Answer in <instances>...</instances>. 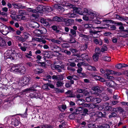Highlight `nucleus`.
<instances>
[{
	"label": "nucleus",
	"instance_id": "53",
	"mask_svg": "<svg viewBox=\"0 0 128 128\" xmlns=\"http://www.w3.org/2000/svg\"><path fill=\"white\" fill-rule=\"evenodd\" d=\"M54 68L58 70V71L59 72H61L62 70H61V67L58 65H56L54 66Z\"/></svg>",
	"mask_w": 128,
	"mask_h": 128
},
{
	"label": "nucleus",
	"instance_id": "20",
	"mask_svg": "<svg viewBox=\"0 0 128 128\" xmlns=\"http://www.w3.org/2000/svg\"><path fill=\"white\" fill-rule=\"evenodd\" d=\"M64 20H65L64 18L62 17H59L56 16L53 18V21H55L57 22H63Z\"/></svg>",
	"mask_w": 128,
	"mask_h": 128
},
{
	"label": "nucleus",
	"instance_id": "3",
	"mask_svg": "<svg viewBox=\"0 0 128 128\" xmlns=\"http://www.w3.org/2000/svg\"><path fill=\"white\" fill-rule=\"evenodd\" d=\"M18 54L17 53L14 52L10 54L9 53L6 52L4 54L5 58L6 59H10L12 60L17 59Z\"/></svg>",
	"mask_w": 128,
	"mask_h": 128
},
{
	"label": "nucleus",
	"instance_id": "15",
	"mask_svg": "<svg viewBox=\"0 0 128 128\" xmlns=\"http://www.w3.org/2000/svg\"><path fill=\"white\" fill-rule=\"evenodd\" d=\"M94 38H93V40L94 43L96 44H99L101 46L102 44V41L100 38H95L97 37V36H93Z\"/></svg>",
	"mask_w": 128,
	"mask_h": 128
},
{
	"label": "nucleus",
	"instance_id": "59",
	"mask_svg": "<svg viewBox=\"0 0 128 128\" xmlns=\"http://www.w3.org/2000/svg\"><path fill=\"white\" fill-rule=\"evenodd\" d=\"M108 48L106 45H104L103 47H102L101 49V51L104 52V51H106L107 50Z\"/></svg>",
	"mask_w": 128,
	"mask_h": 128
},
{
	"label": "nucleus",
	"instance_id": "64",
	"mask_svg": "<svg viewBox=\"0 0 128 128\" xmlns=\"http://www.w3.org/2000/svg\"><path fill=\"white\" fill-rule=\"evenodd\" d=\"M62 46L63 48H67L69 46L68 43H64L62 45Z\"/></svg>",
	"mask_w": 128,
	"mask_h": 128
},
{
	"label": "nucleus",
	"instance_id": "7",
	"mask_svg": "<svg viewBox=\"0 0 128 128\" xmlns=\"http://www.w3.org/2000/svg\"><path fill=\"white\" fill-rule=\"evenodd\" d=\"M5 102L2 104V107L4 109H8L10 107V106L8 102L10 103L11 101V98H8L7 99H5L4 100Z\"/></svg>",
	"mask_w": 128,
	"mask_h": 128
},
{
	"label": "nucleus",
	"instance_id": "26",
	"mask_svg": "<svg viewBox=\"0 0 128 128\" xmlns=\"http://www.w3.org/2000/svg\"><path fill=\"white\" fill-rule=\"evenodd\" d=\"M74 12L72 13H69L67 14H65V15H66V16L68 18H74L76 17L77 15L75 14L74 13Z\"/></svg>",
	"mask_w": 128,
	"mask_h": 128
},
{
	"label": "nucleus",
	"instance_id": "11",
	"mask_svg": "<svg viewBox=\"0 0 128 128\" xmlns=\"http://www.w3.org/2000/svg\"><path fill=\"white\" fill-rule=\"evenodd\" d=\"M12 18L15 20H26V18L25 16H22V15L18 16H16L13 17V16H12Z\"/></svg>",
	"mask_w": 128,
	"mask_h": 128
},
{
	"label": "nucleus",
	"instance_id": "42",
	"mask_svg": "<svg viewBox=\"0 0 128 128\" xmlns=\"http://www.w3.org/2000/svg\"><path fill=\"white\" fill-rule=\"evenodd\" d=\"M25 55L26 57L29 58H31L30 56L32 55V52L30 51H29L28 53H25Z\"/></svg>",
	"mask_w": 128,
	"mask_h": 128
},
{
	"label": "nucleus",
	"instance_id": "1",
	"mask_svg": "<svg viewBox=\"0 0 128 128\" xmlns=\"http://www.w3.org/2000/svg\"><path fill=\"white\" fill-rule=\"evenodd\" d=\"M104 24L103 25L104 27H97V28L99 29H102L103 28H107L110 30H114L116 29V27L115 25H109L108 24L109 23H113V21L110 20H103Z\"/></svg>",
	"mask_w": 128,
	"mask_h": 128
},
{
	"label": "nucleus",
	"instance_id": "47",
	"mask_svg": "<svg viewBox=\"0 0 128 128\" xmlns=\"http://www.w3.org/2000/svg\"><path fill=\"white\" fill-rule=\"evenodd\" d=\"M116 110L117 112H122L124 111V109L121 107L116 108Z\"/></svg>",
	"mask_w": 128,
	"mask_h": 128
},
{
	"label": "nucleus",
	"instance_id": "12",
	"mask_svg": "<svg viewBox=\"0 0 128 128\" xmlns=\"http://www.w3.org/2000/svg\"><path fill=\"white\" fill-rule=\"evenodd\" d=\"M101 100H102L104 101H106L109 100V98L108 96L106 94H101L100 96Z\"/></svg>",
	"mask_w": 128,
	"mask_h": 128
},
{
	"label": "nucleus",
	"instance_id": "24",
	"mask_svg": "<svg viewBox=\"0 0 128 128\" xmlns=\"http://www.w3.org/2000/svg\"><path fill=\"white\" fill-rule=\"evenodd\" d=\"M36 90L35 88H26L22 90V92L24 94L30 91H33L34 92H35Z\"/></svg>",
	"mask_w": 128,
	"mask_h": 128
},
{
	"label": "nucleus",
	"instance_id": "56",
	"mask_svg": "<svg viewBox=\"0 0 128 128\" xmlns=\"http://www.w3.org/2000/svg\"><path fill=\"white\" fill-rule=\"evenodd\" d=\"M88 109L85 108H83L82 114L84 116L86 115V114H88Z\"/></svg>",
	"mask_w": 128,
	"mask_h": 128
},
{
	"label": "nucleus",
	"instance_id": "31",
	"mask_svg": "<svg viewBox=\"0 0 128 128\" xmlns=\"http://www.w3.org/2000/svg\"><path fill=\"white\" fill-rule=\"evenodd\" d=\"M60 88H54V92L56 94H58L64 92V90L63 89H60Z\"/></svg>",
	"mask_w": 128,
	"mask_h": 128
},
{
	"label": "nucleus",
	"instance_id": "6",
	"mask_svg": "<svg viewBox=\"0 0 128 128\" xmlns=\"http://www.w3.org/2000/svg\"><path fill=\"white\" fill-rule=\"evenodd\" d=\"M47 32L45 28H41V30L37 29L36 30L34 31V33L36 34L39 36L41 34H46Z\"/></svg>",
	"mask_w": 128,
	"mask_h": 128
},
{
	"label": "nucleus",
	"instance_id": "8",
	"mask_svg": "<svg viewBox=\"0 0 128 128\" xmlns=\"http://www.w3.org/2000/svg\"><path fill=\"white\" fill-rule=\"evenodd\" d=\"M106 73L104 74V76L108 79H112L113 78L111 76H109L111 74H113V71L109 70H106Z\"/></svg>",
	"mask_w": 128,
	"mask_h": 128
},
{
	"label": "nucleus",
	"instance_id": "23",
	"mask_svg": "<svg viewBox=\"0 0 128 128\" xmlns=\"http://www.w3.org/2000/svg\"><path fill=\"white\" fill-rule=\"evenodd\" d=\"M33 70L34 73L37 74H41L44 71L43 69L41 68H37L34 69Z\"/></svg>",
	"mask_w": 128,
	"mask_h": 128
},
{
	"label": "nucleus",
	"instance_id": "25",
	"mask_svg": "<svg viewBox=\"0 0 128 128\" xmlns=\"http://www.w3.org/2000/svg\"><path fill=\"white\" fill-rule=\"evenodd\" d=\"M107 86L108 87H114L116 85L114 82L113 81H111L110 82H107L106 83Z\"/></svg>",
	"mask_w": 128,
	"mask_h": 128
},
{
	"label": "nucleus",
	"instance_id": "21",
	"mask_svg": "<svg viewBox=\"0 0 128 128\" xmlns=\"http://www.w3.org/2000/svg\"><path fill=\"white\" fill-rule=\"evenodd\" d=\"M96 114L98 119H99L100 118H101L102 117H103L104 118H106V114H102V112H98L96 113Z\"/></svg>",
	"mask_w": 128,
	"mask_h": 128
},
{
	"label": "nucleus",
	"instance_id": "28",
	"mask_svg": "<svg viewBox=\"0 0 128 128\" xmlns=\"http://www.w3.org/2000/svg\"><path fill=\"white\" fill-rule=\"evenodd\" d=\"M30 25L32 28H37L39 27V24L37 22H32Z\"/></svg>",
	"mask_w": 128,
	"mask_h": 128
},
{
	"label": "nucleus",
	"instance_id": "51",
	"mask_svg": "<svg viewBox=\"0 0 128 128\" xmlns=\"http://www.w3.org/2000/svg\"><path fill=\"white\" fill-rule=\"evenodd\" d=\"M50 48L52 50H56L57 48V46L54 45V44H51L50 45Z\"/></svg>",
	"mask_w": 128,
	"mask_h": 128
},
{
	"label": "nucleus",
	"instance_id": "5",
	"mask_svg": "<svg viewBox=\"0 0 128 128\" xmlns=\"http://www.w3.org/2000/svg\"><path fill=\"white\" fill-rule=\"evenodd\" d=\"M0 31L3 34L6 35L8 33V27L4 24L1 25L0 26Z\"/></svg>",
	"mask_w": 128,
	"mask_h": 128
},
{
	"label": "nucleus",
	"instance_id": "17",
	"mask_svg": "<svg viewBox=\"0 0 128 128\" xmlns=\"http://www.w3.org/2000/svg\"><path fill=\"white\" fill-rule=\"evenodd\" d=\"M83 108L82 107H78L76 108L75 110L73 112V114H80V111L83 110Z\"/></svg>",
	"mask_w": 128,
	"mask_h": 128
},
{
	"label": "nucleus",
	"instance_id": "50",
	"mask_svg": "<svg viewBox=\"0 0 128 128\" xmlns=\"http://www.w3.org/2000/svg\"><path fill=\"white\" fill-rule=\"evenodd\" d=\"M102 59L104 60L107 61H110L111 60L110 58V57H108L106 56L102 57Z\"/></svg>",
	"mask_w": 128,
	"mask_h": 128
},
{
	"label": "nucleus",
	"instance_id": "14",
	"mask_svg": "<svg viewBox=\"0 0 128 128\" xmlns=\"http://www.w3.org/2000/svg\"><path fill=\"white\" fill-rule=\"evenodd\" d=\"M62 4H55L54 6V8H55L57 9L58 10L61 12H63L64 10V8L62 7Z\"/></svg>",
	"mask_w": 128,
	"mask_h": 128
},
{
	"label": "nucleus",
	"instance_id": "2",
	"mask_svg": "<svg viewBox=\"0 0 128 128\" xmlns=\"http://www.w3.org/2000/svg\"><path fill=\"white\" fill-rule=\"evenodd\" d=\"M11 71L12 72L16 74L20 73L24 74L25 72L26 69L23 66L20 68H18V66L17 65H16L11 67Z\"/></svg>",
	"mask_w": 128,
	"mask_h": 128
},
{
	"label": "nucleus",
	"instance_id": "27",
	"mask_svg": "<svg viewBox=\"0 0 128 128\" xmlns=\"http://www.w3.org/2000/svg\"><path fill=\"white\" fill-rule=\"evenodd\" d=\"M47 20H46L44 18H42L41 19L40 22L43 24L44 26H47L49 24Z\"/></svg>",
	"mask_w": 128,
	"mask_h": 128
},
{
	"label": "nucleus",
	"instance_id": "19",
	"mask_svg": "<svg viewBox=\"0 0 128 128\" xmlns=\"http://www.w3.org/2000/svg\"><path fill=\"white\" fill-rule=\"evenodd\" d=\"M76 56L79 58H81L84 59H86L88 60H89L88 56L87 54H83L81 55L77 54Z\"/></svg>",
	"mask_w": 128,
	"mask_h": 128
},
{
	"label": "nucleus",
	"instance_id": "18",
	"mask_svg": "<svg viewBox=\"0 0 128 128\" xmlns=\"http://www.w3.org/2000/svg\"><path fill=\"white\" fill-rule=\"evenodd\" d=\"M65 20H63V22H65L67 26L70 25L74 22L73 20L72 19H66L64 18Z\"/></svg>",
	"mask_w": 128,
	"mask_h": 128
},
{
	"label": "nucleus",
	"instance_id": "46",
	"mask_svg": "<svg viewBox=\"0 0 128 128\" xmlns=\"http://www.w3.org/2000/svg\"><path fill=\"white\" fill-rule=\"evenodd\" d=\"M24 38H23L24 39V42H25L26 40H27L29 38L30 35L29 34L26 32L24 33Z\"/></svg>",
	"mask_w": 128,
	"mask_h": 128
},
{
	"label": "nucleus",
	"instance_id": "44",
	"mask_svg": "<svg viewBox=\"0 0 128 128\" xmlns=\"http://www.w3.org/2000/svg\"><path fill=\"white\" fill-rule=\"evenodd\" d=\"M91 118L92 120L94 121H95L96 120L98 121V120L99 119L96 114L92 115L91 117Z\"/></svg>",
	"mask_w": 128,
	"mask_h": 128
},
{
	"label": "nucleus",
	"instance_id": "58",
	"mask_svg": "<svg viewBox=\"0 0 128 128\" xmlns=\"http://www.w3.org/2000/svg\"><path fill=\"white\" fill-rule=\"evenodd\" d=\"M76 91L78 92L79 93H85V90H84L81 89V88H77Z\"/></svg>",
	"mask_w": 128,
	"mask_h": 128
},
{
	"label": "nucleus",
	"instance_id": "48",
	"mask_svg": "<svg viewBox=\"0 0 128 128\" xmlns=\"http://www.w3.org/2000/svg\"><path fill=\"white\" fill-rule=\"evenodd\" d=\"M88 64L84 62H80L78 63L77 64V66L78 68L81 67H80L83 66H87Z\"/></svg>",
	"mask_w": 128,
	"mask_h": 128
},
{
	"label": "nucleus",
	"instance_id": "35",
	"mask_svg": "<svg viewBox=\"0 0 128 128\" xmlns=\"http://www.w3.org/2000/svg\"><path fill=\"white\" fill-rule=\"evenodd\" d=\"M48 87L51 88H54V86L50 84H47L44 85L42 86V88L46 87V88H48Z\"/></svg>",
	"mask_w": 128,
	"mask_h": 128
},
{
	"label": "nucleus",
	"instance_id": "22",
	"mask_svg": "<svg viewBox=\"0 0 128 128\" xmlns=\"http://www.w3.org/2000/svg\"><path fill=\"white\" fill-rule=\"evenodd\" d=\"M101 101V98H94L93 97L92 100V102L95 104H97L100 102Z\"/></svg>",
	"mask_w": 128,
	"mask_h": 128
},
{
	"label": "nucleus",
	"instance_id": "38",
	"mask_svg": "<svg viewBox=\"0 0 128 128\" xmlns=\"http://www.w3.org/2000/svg\"><path fill=\"white\" fill-rule=\"evenodd\" d=\"M14 37L17 40L21 41L22 42H24V39L22 36H14Z\"/></svg>",
	"mask_w": 128,
	"mask_h": 128
},
{
	"label": "nucleus",
	"instance_id": "16",
	"mask_svg": "<svg viewBox=\"0 0 128 128\" xmlns=\"http://www.w3.org/2000/svg\"><path fill=\"white\" fill-rule=\"evenodd\" d=\"M83 8L82 9L80 8H76V10H73V12H76V13L80 14H84Z\"/></svg>",
	"mask_w": 128,
	"mask_h": 128
},
{
	"label": "nucleus",
	"instance_id": "40",
	"mask_svg": "<svg viewBox=\"0 0 128 128\" xmlns=\"http://www.w3.org/2000/svg\"><path fill=\"white\" fill-rule=\"evenodd\" d=\"M89 32L90 34L93 35L96 34L98 33L100 31H96L94 30H90Z\"/></svg>",
	"mask_w": 128,
	"mask_h": 128
},
{
	"label": "nucleus",
	"instance_id": "32",
	"mask_svg": "<svg viewBox=\"0 0 128 128\" xmlns=\"http://www.w3.org/2000/svg\"><path fill=\"white\" fill-rule=\"evenodd\" d=\"M12 5L14 8H23L22 4H20L14 3Z\"/></svg>",
	"mask_w": 128,
	"mask_h": 128
},
{
	"label": "nucleus",
	"instance_id": "33",
	"mask_svg": "<svg viewBox=\"0 0 128 128\" xmlns=\"http://www.w3.org/2000/svg\"><path fill=\"white\" fill-rule=\"evenodd\" d=\"M77 78V77L75 75H72V76H69L67 77V79L71 80H73V79L74 80H76Z\"/></svg>",
	"mask_w": 128,
	"mask_h": 128
},
{
	"label": "nucleus",
	"instance_id": "34",
	"mask_svg": "<svg viewBox=\"0 0 128 128\" xmlns=\"http://www.w3.org/2000/svg\"><path fill=\"white\" fill-rule=\"evenodd\" d=\"M84 27L85 28H97L96 27V28H94L93 27V25L90 24H85L84 25ZM99 30H100V29H99L98 28Z\"/></svg>",
	"mask_w": 128,
	"mask_h": 128
},
{
	"label": "nucleus",
	"instance_id": "52",
	"mask_svg": "<svg viewBox=\"0 0 128 128\" xmlns=\"http://www.w3.org/2000/svg\"><path fill=\"white\" fill-rule=\"evenodd\" d=\"M36 40L37 41L39 42H41L44 44H45L46 42V41L44 40H43L41 38H36Z\"/></svg>",
	"mask_w": 128,
	"mask_h": 128
},
{
	"label": "nucleus",
	"instance_id": "30",
	"mask_svg": "<svg viewBox=\"0 0 128 128\" xmlns=\"http://www.w3.org/2000/svg\"><path fill=\"white\" fill-rule=\"evenodd\" d=\"M60 40H56L54 39H52L51 40V41L52 42L60 44L62 42V39L61 37H60L59 38Z\"/></svg>",
	"mask_w": 128,
	"mask_h": 128
},
{
	"label": "nucleus",
	"instance_id": "45",
	"mask_svg": "<svg viewBox=\"0 0 128 128\" xmlns=\"http://www.w3.org/2000/svg\"><path fill=\"white\" fill-rule=\"evenodd\" d=\"M27 44L25 43L24 44V46H22L20 48L23 51L25 52L26 50Z\"/></svg>",
	"mask_w": 128,
	"mask_h": 128
},
{
	"label": "nucleus",
	"instance_id": "55",
	"mask_svg": "<svg viewBox=\"0 0 128 128\" xmlns=\"http://www.w3.org/2000/svg\"><path fill=\"white\" fill-rule=\"evenodd\" d=\"M93 58L95 61H97L98 59V56L97 54H95L93 56Z\"/></svg>",
	"mask_w": 128,
	"mask_h": 128
},
{
	"label": "nucleus",
	"instance_id": "63",
	"mask_svg": "<svg viewBox=\"0 0 128 128\" xmlns=\"http://www.w3.org/2000/svg\"><path fill=\"white\" fill-rule=\"evenodd\" d=\"M44 128H53L52 126L48 124H44Z\"/></svg>",
	"mask_w": 128,
	"mask_h": 128
},
{
	"label": "nucleus",
	"instance_id": "57",
	"mask_svg": "<svg viewBox=\"0 0 128 128\" xmlns=\"http://www.w3.org/2000/svg\"><path fill=\"white\" fill-rule=\"evenodd\" d=\"M61 106V107H60V106H58V110L60 111H61V108L62 109L64 110H65L66 108V105L65 104H62Z\"/></svg>",
	"mask_w": 128,
	"mask_h": 128
},
{
	"label": "nucleus",
	"instance_id": "43",
	"mask_svg": "<svg viewBox=\"0 0 128 128\" xmlns=\"http://www.w3.org/2000/svg\"><path fill=\"white\" fill-rule=\"evenodd\" d=\"M93 96H90L88 97H87L86 98V100L87 102H92Z\"/></svg>",
	"mask_w": 128,
	"mask_h": 128
},
{
	"label": "nucleus",
	"instance_id": "36",
	"mask_svg": "<svg viewBox=\"0 0 128 128\" xmlns=\"http://www.w3.org/2000/svg\"><path fill=\"white\" fill-rule=\"evenodd\" d=\"M93 90L94 91L93 92L94 94H98L99 93L102 92V90H100V88H92Z\"/></svg>",
	"mask_w": 128,
	"mask_h": 128
},
{
	"label": "nucleus",
	"instance_id": "39",
	"mask_svg": "<svg viewBox=\"0 0 128 128\" xmlns=\"http://www.w3.org/2000/svg\"><path fill=\"white\" fill-rule=\"evenodd\" d=\"M112 106H108L104 108V110L105 111H110L112 112Z\"/></svg>",
	"mask_w": 128,
	"mask_h": 128
},
{
	"label": "nucleus",
	"instance_id": "10",
	"mask_svg": "<svg viewBox=\"0 0 128 128\" xmlns=\"http://www.w3.org/2000/svg\"><path fill=\"white\" fill-rule=\"evenodd\" d=\"M11 122L10 124L14 125L15 127H16L17 126H18L20 123V121L17 120L15 118H13L11 119Z\"/></svg>",
	"mask_w": 128,
	"mask_h": 128
},
{
	"label": "nucleus",
	"instance_id": "29",
	"mask_svg": "<svg viewBox=\"0 0 128 128\" xmlns=\"http://www.w3.org/2000/svg\"><path fill=\"white\" fill-rule=\"evenodd\" d=\"M6 45V43L5 40L2 38H0V46H1L4 47Z\"/></svg>",
	"mask_w": 128,
	"mask_h": 128
},
{
	"label": "nucleus",
	"instance_id": "37",
	"mask_svg": "<svg viewBox=\"0 0 128 128\" xmlns=\"http://www.w3.org/2000/svg\"><path fill=\"white\" fill-rule=\"evenodd\" d=\"M74 82L72 80L67 81L66 84V88H68L70 87L72 84L74 83Z\"/></svg>",
	"mask_w": 128,
	"mask_h": 128
},
{
	"label": "nucleus",
	"instance_id": "60",
	"mask_svg": "<svg viewBox=\"0 0 128 128\" xmlns=\"http://www.w3.org/2000/svg\"><path fill=\"white\" fill-rule=\"evenodd\" d=\"M70 33L74 36H76V31L73 29H71L70 30Z\"/></svg>",
	"mask_w": 128,
	"mask_h": 128
},
{
	"label": "nucleus",
	"instance_id": "49",
	"mask_svg": "<svg viewBox=\"0 0 128 128\" xmlns=\"http://www.w3.org/2000/svg\"><path fill=\"white\" fill-rule=\"evenodd\" d=\"M63 82H58L56 83V85L57 87L61 88L63 86Z\"/></svg>",
	"mask_w": 128,
	"mask_h": 128
},
{
	"label": "nucleus",
	"instance_id": "41",
	"mask_svg": "<svg viewBox=\"0 0 128 128\" xmlns=\"http://www.w3.org/2000/svg\"><path fill=\"white\" fill-rule=\"evenodd\" d=\"M92 16H84L83 17V19L85 20H92L93 19H92Z\"/></svg>",
	"mask_w": 128,
	"mask_h": 128
},
{
	"label": "nucleus",
	"instance_id": "54",
	"mask_svg": "<svg viewBox=\"0 0 128 128\" xmlns=\"http://www.w3.org/2000/svg\"><path fill=\"white\" fill-rule=\"evenodd\" d=\"M52 28L55 31L56 33H58L59 30H58V27L56 26H52Z\"/></svg>",
	"mask_w": 128,
	"mask_h": 128
},
{
	"label": "nucleus",
	"instance_id": "9",
	"mask_svg": "<svg viewBox=\"0 0 128 128\" xmlns=\"http://www.w3.org/2000/svg\"><path fill=\"white\" fill-rule=\"evenodd\" d=\"M29 79L28 77H24L21 80H20V82L22 84V86H24L27 84L28 82Z\"/></svg>",
	"mask_w": 128,
	"mask_h": 128
},
{
	"label": "nucleus",
	"instance_id": "4",
	"mask_svg": "<svg viewBox=\"0 0 128 128\" xmlns=\"http://www.w3.org/2000/svg\"><path fill=\"white\" fill-rule=\"evenodd\" d=\"M84 14H86V15H88L92 16V19H94L96 16V14L92 12V10L89 9L85 8L83 9Z\"/></svg>",
	"mask_w": 128,
	"mask_h": 128
},
{
	"label": "nucleus",
	"instance_id": "13",
	"mask_svg": "<svg viewBox=\"0 0 128 128\" xmlns=\"http://www.w3.org/2000/svg\"><path fill=\"white\" fill-rule=\"evenodd\" d=\"M46 8L42 5H39L36 8V12H41L45 10Z\"/></svg>",
	"mask_w": 128,
	"mask_h": 128
},
{
	"label": "nucleus",
	"instance_id": "62",
	"mask_svg": "<svg viewBox=\"0 0 128 128\" xmlns=\"http://www.w3.org/2000/svg\"><path fill=\"white\" fill-rule=\"evenodd\" d=\"M88 47V46L86 44H85L84 45L82 46L80 48L81 50H86Z\"/></svg>",
	"mask_w": 128,
	"mask_h": 128
},
{
	"label": "nucleus",
	"instance_id": "61",
	"mask_svg": "<svg viewBox=\"0 0 128 128\" xmlns=\"http://www.w3.org/2000/svg\"><path fill=\"white\" fill-rule=\"evenodd\" d=\"M27 10L29 12H36V10L33 9L32 8H28Z\"/></svg>",
	"mask_w": 128,
	"mask_h": 128
}]
</instances>
